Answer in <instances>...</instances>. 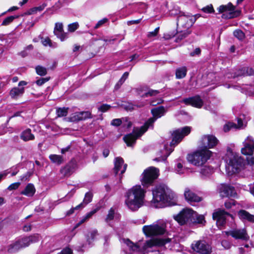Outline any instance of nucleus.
<instances>
[{
  "instance_id": "f257e3e1",
  "label": "nucleus",
  "mask_w": 254,
  "mask_h": 254,
  "mask_svg": "<svg viewBox=\"0 0 254 254\" xmlns=\"http://www.w3.org/2000/svg\"><path fill=\"white\" fill-rule=\"evenodd\" d=\"M169 107L170 106L165 107L161 106L152 109L151 113L153 116V118H150L140 128L134 129L133 133L127 134L124 137V140L127 145L131 146L134 144L137 138L141 136L149 127H152L156 119L163 116Z\"/></svg>"
},
{
  "instance_id": "f03ea898",
  "label": "nucleus",
  "mask_w": 254,
  "mask_h": 254,
  "mask_svg": "<svg viewBox=\"0 0 254 254\" xmlns=\"http://www.w3.org/2000/svg\"><path fill=\"white\" fill-rule=\"evenodd\" d=\"M152 191L153 198L150 201L151 206L157 208H163L175 204L176 194L167 186H157Z\"/></svg>"
},
{
  "instance_id": "7ed1b4c3",
  "label": "nucleus",
  "mask_w": 254,
  "mask_h": 254,
  "mask_svg": "<svg viewBox=\"0 0 254 254\" xmlns=\"http://www.w3.org/2000/svg\"><path fill=\"white\" fill-rule=\"evenodd\" d=\"M146 190L140 185H135L126 192L125 203L129 209L135 211L143 202Z\"/></svg>"
},
{
  "instance_id": "20e7f679",
  "label": "nucleus",
  "mask_w": 254,
  "mask_h": 254,
  "mask_svg": "<svg viewBox=\"0 0 254 254\" xmlns=\"http://www.w3.org/2000/svg\"><path fill=\"white\" fill-rule=\"evenodd\" d=\"M39 241V237L38 235H33L20 238L8 246L7 252L10 254L16 253L20 249L28 247L31 244L35 243Z\"/></svg>"
},
{
  "instance_id": "39448f33",
  "label": "nucleus",
  "mask_w": 254,
  "mask_h": 254,
  "mask_svg": "<svg viewBox=\"0 0 254 254\" xmlns=\"http://www.w3.org/2000/svg\"><path fill=\"white\" fill-rule=\"evenodd\" d=\"M212 154L211 151L208 149H200L193 154L188 156L189 162L196 166H200L204 164L210 158Z\"/></svg>"
},
{
  "instance_id": "423d86ee",
  "label": "nucleus",
  "mask_w": 254,
  "mask_h": 254,
  "mask_svg": "<svg viewBox=\"0 0 254 254\" xmlns=\"http://www.w3.org/2000/svg\"><path fill=\"white\" fill-rule=\"evenodd\" d=\"M159 170L153 167L145 169L140 177V182L144 188L152 185L154 181L158 178Z\"/></svg>"
},
{
  "instance_id": "0eeeda50",
  "label": "nucleus",
  "mask_w": 254,
  "mask_h": 254,
  "mask_svg": "<svg viewBox=\"0 0 254 254\" xmlns=\"http://www.w3.org/2000/svg\"><path fill=\"white\" fill-rule=\"evenodd\" d=\"M166 226L164 224L153 223L150 225H145L142 228L144 235L147 237H151L164 234Z\"/></svg>"
},
{
  "instance_id": "6e6552de",
  "label": "nucleus",
  "mask_w": 254,
  "mask_h": 254,
  "mask_svg": "<svg viewBox=\"0 0 254 254\" xmlns=\"http://www.w3.org/2000/svg\"><path fill=\"white\" fill-rule=\"evenodd\" d=\"M228 168L233 173H238L245 165L244 160L237 154L231 153L229 157Z\"/></svg>"
},
{
  "instance_id": "1a4fd4ad",
  "label": "nucleus",
  "mask_w": 254,
  "mask_h": 254,
  "mask_svg": "<svg viewBox=\"0 0 254 254\" xmlns=\"http://www.w3.org/2000/svg\"><path fill=\"white\" fill-rule=\"evenodd\" d=\"M192 216L193 210L189 208H185L178 214L174 215V218L181 225L185 224L190 225Z\"/></svg>"
},
{
  "instance_id": "9d476101",
  "label": "nucleus",
  "mask_w": 254,
  "mask_h": 254,
  "mask_svg": "<svg viewBox=\"0 0 254 254\" xmlns=\"http://www.w3.org/2000/svg\"><path fill=\"white\" fill-rule=\"evenodd\" d=\"M190 131L191 127H185L174 131L172 134L173 139L170 142V146H175L178 144L185 136L188 135L190 133Z\"/></svg>"
},
{
  "instance_id": "9b49d317",
  "label": "nucleus",
  "mask_w": 254,
  "mask_h": 254,
  "mask_svg": "<svg viewBox=\"0 0 254 254\" xmlns=\"http://www.w3.org/2000/svg\"><path fill=\"white\" fill-rule=\"evenodd\" d=\"M230 216L233 219L232 215L222 209H217L213 213V219L216 221V224L219 228L223 227L226 224L227 217Z\"/></svg>"
},
{
  "instance_id": "f8f14e48",
  "label": "nucleus",
  "mask_w": 254,
  "mask_h": 254,
  "mask_svg": "<svg viewBox=\"0 0 254 254\" xmlns=\"http://www.w3.org/2000/svg\"><path fill=\"white\" fill-rule=\"evenodd\" d=\"M171 239L154 238L146 241L143 247L142 250L144 251H148V249L154 247H162L166 244L169 243Z\"/></svg>"
},
{
  "instance_id": "ddd939ff",
  "label": "nucleus",
  "mask_w": 254,
  "mask_h": 254,
  "mask_svg": "<svg viewBox=\"0 0 254 254\" xmlns=\"http://www.w3.org/2000/svg\"><path fill=\"white\" fill-rule=\"evenodd\" d=\"M218 13L217 14L225 13L230 15L233 14L238 16L241 14V9L233 5L231 2H229L225 5H221L217 8Z\"/></svg>"
},
{
  "instance_id": "4468645a",
  "label": "nucleus",
  "mask_w": 254,
  "mask_h": 254,
  "mask_svg": "<svg viewBox=\"0 0 254 254\" xmlns=\"http://www.w3.org/2000/svg\"><path fill=\"white\" fill-rule=\"evenodd\" d=\"M218 140L213 135H204L202 136L200 141V148L202 149H208L213 148L218 143Z\"/></svg>"
},
{
  "instance_id": "2eb2a0df",
  "label": "nucleus",
  "mask_w": 254,
  "mask_h": 254,
  "mask_svg": "<svg viewBox=\"0 0 254 254\" xmlns=\"http://www.w3.org/2000/svg\"><path fill=\"white\" fill-rule=\"evenodd\" d=\"M225 233L236 240L247 241L249 239V236L245 229H233L229 231H225Z\"/></svg>"
},
{
  "instance_id": "dca6fc26",
  "label": "nucleus",
  "mask_w": 254,
  "mask_h": 254,
  "mask_svg": "<svg viewBox=\"0 0 254 254\" xmlns=\"http://www.w3.org/2000/svg\"><path fill=\"white\" fill-rule=\"evenodd\" d=\"M244 147L242 148V154L252 155L254 151V140L252 136H248L243 142Z\"/></svg>"
},
{
  "instance_id": "f3484780",
  "label": "nucleus",
  "mask_w": 254,
  "mask_h": 254,
  "mask_svg": "<svg viewBox=\"0 0 254 254\" xmlns=\"http://www.w3.org/2000/svg\"><path fill=\"white\" fill-rule=\"evenodd\" d=\"M194 251L202 254H208L211 252L209 245L204 241H198L192 246Z\"/></svg>"
},
{
  "instance_id": "a211bd4d",
  "label": "nucleus",
  "mask_w": 254,
  "mask_h": 254,
  "mask_svg": "<svg viewBox=\"0 0 254 254\" xmlns=\"http://www.w3.org/2000/svg\"><path fill=\"white\" fill-rule=\"evenodd\" d=\"M219 193L221 197L234 196L236 194L235 189L233 187L225 184L221 185L218 189Z\"/></svg>"
},
{
  "instance_id": "6ab92c4d",
  "label": "nucleus",
  "mask_w": 254,
  "mask_h": 254,
  "mask_svg": "<svg viewBox=\"0 0 254 254\" xmlns=\"http://www.w3.org/2000/svg\"><path fill=\"white\" fill-rule=\"evenodd\" d=\"M181 102L187 105H191L198 108H201L203 105V101L199 96L185 98Z\"/></svg>"
},
{
  "instance_id": "aec40b11",
  "label": "nucleus",
  "mask_w": 254,
  "mask_h": 254,
  "mask_svg": "<svg viewBox=\"0 0 254 254\" xmlns=\"http://www.w3.org/2000/svg\"><path fill=\"white\" fill-rule=\"evenodd\" d=\"M196 19V17H178L177 24L189 28L193 25Z\"/></svg>"
},
{
  "instance_id": "412c9836",
  "label": "nucleus",
  "mask_w": 254,
  "mask_h": 254,
  "mask_svg": "<svg viewBox=\"0 0 254 254\" xmlns=\"http://www.w3.org/2000/svg\"><path fill=\"white\" fill-rule=\"evenodd\" d=\"M91 118V114L90 112H81L72 114L69 118V120L70 122H74L84 120Z\"/></svg>"
},
{
  "instance_id": "4be33fe9",
  "label": "nucleus",
  "mask_w": 254,
  "mask_h": 254,
  "mask_svg": "<svg viewBox=\"0 0 254 254\" xmlns=\"http://www.w3.org/2000/svg\"><path fill=\"white\" fill-rule=\"evenodd\" d=\"M114 172L117 174L119 171H121V174H124L127 167V164H124V160L121 157H116L114 161Z\"/></svg>"
},
{
  "instance_id": "5701e85b",
  "label": "nucleus",
  "mask_w": 254,
  "mask_h": 254,
  "mask_svg": "<svg viewBox=\"0 0 254 254\" xmlns=\"http://www.w3.org/2000/svg\"><path fill=\"white\" fill-rule=\"evenodd\" d=\"M184 195L186 199L190 203L195 202H199L201 200L200 197L197 196L192 191H190L188 188L185 190Z\"/></svg>"
},
{
  "instance_id": "b1692460",
  "label": "nucleus",
  "mask_w": 254,
  "mask_h": 254,
  "mask_svg": "<svg viewBox=\"0 0 254 254\" xmlns=\"http://www.w3.org/2000/svg\"><path fill=\"white\" fill-rule=\"evenodd\" d=\"M76 168V163L74 161H71L61 170V173L64 176H70Z\"/></svg>"
},
{
  "instance_id": "393cba45",
  "label": "nucleus",
  "mask_w": 254,
  "mask_h": 254,
  "mask_svg": "<svg viewBox=\"0 0 254 254\" xmlns=\"http://www.w3.org/2000/svg\"><path fill=\"white\" fill-rule=\"evenodd\" d=\"M111 125L115 127H119L123 125L124 127H127V128L130 127L132 125L131 123L128 121L127 118L114 119L112 121Z\"/></svg>"
},
{
  "instance_id": "a878e982",
  "label": "nucleus",
  "mask_w": 254,
  "mask_h": 254,
  "mask_svg": "<svg viewBox=\"0 0 254 254\" xmlns=\"http://www.w3.org/2000/svg\"><path fill=\"white\" fill-rule=\"evenodd\" d=\"M122 242L128 248L130 251L138 252L141 251V249L138 243H133L128 239H123Z\"/></svg>"
},
{
  "instance_id": "bb28decb",
  "label": "nucleus",
  "mask_w": 254,
  "mask_h": 254,
  "mask_svg": "<svg viewBox=\"0 0 254 254\" xmlns=\"http://www.w3.org/2000/svg\"><path fill=\"white\" fill-rule=\"evenodd\" d=\"M24 88L22 87H15L11 89L9 95L12 99H17L21 96L24 92Z\"/></svg>"
},
{
  "instance_id": "cd10ccee",
  "label": "nucleus",
  "mask_w": 254,
  "mask_h": 254,
  "mask_svg": "<svg viewBox=\"0 0 254 254\" xmlns=\"http://www.w3.org/2000/svg\"><path fill=\"white\" fill-rule=\"evenodd\" d=\"M238 216L243 220H247L251 222H254V215L250 214L245 210H241L238 212Z\"/></svg>"
},
{
  "instance_id": "c85d7f7f",
  "label": "nucleus",
  "mask_w": 254,
  "mask_h": 254,
  "mask_svg": "<svg viewBox=\"0 0 254 254\" xmlns=\"http://www.w3.org/2000/svg\"><path fill=\"white\" fill-rule=\"evenodd\" d=\"M205 220L202 215H198L196 212L193 211V216L191 217V224H204Z\"/></svg>"
},
{
  "instance_id": "c756f323",
  "label": "nucleus",
  "mask_w": 254,
  "mask_h": 254,
  "mask_svg": "<svg viewBox=\"0 0 254 254\" xmlns=\"http://www.w3.org/2000/svg\"><path fill=\"white\" fill-rule=\"evenodd\" d=\"M20 138L24 141H28L34 140L35 136L31 133V130L29 128H27L22 132L20 135Z\"/></svg>"
},
{
  "instance_id": "7c9ffc66",
  "label": "nucleus",
  "mask_w": 254,
  "mask_h": 254,
  "mask_svg": "<svg viewBox=\"0 0 254 254\" xmlns=\"http://www.w3.org/2000/svg\"><path fill=\"white\" fill-rule=\"evenodd\" d=\"M241 75H254V70L250 67H245L239 71L238 73H235L231 77L235 78Z\"/></svg>"
},
{
  "instance_id": "2f4dec72",
  "label": "nucleus",
  "mask_w": 254,
  "mask_h": 254,
  "mask_svg": "<svg viewBox=\"0 0 254 254\" xmlns=\"http://www.w3.org/2000/svg\"><path fill=\"white\" fill-rule=\"evenodd\" d=\"M35 191L34 185L32 184H28L24 190L21 192V194L27 196H32L35 193Z\"/></svg>"
},
{
  "instance_id": "473e14b6",
  "label": "nucleus",
  "mask_w": 254,
  "mask_h": 254,
  "mask_svg": "<svg viewBox=\"0 0 254 254\" xmlns=\"http://www.w3.org/2000/svg\"><path fill=\"white\" fill-rule=\"evenodd\" d=\"M46 5L45 4H43L42 5L37 6L33 7L32 8H30L28 10H27L25 13V15H34V14H37L38 12H41L42 11L44 8L46 7Z\"/></svg>"
},
{
  "instance_id": "72a5a7b5",
  "label": "nucleus",
  "mask_w": 254,
  "mask_h": 254,
  "mask_svg": "<svg viewBox=\"0 0 254 254\" xmlns=\"http://www.w3.org/2000/svg\"><path fill=\"white\" fill-rule=\"evenodd\" d=\"M187 69L186 67L183 66L178 68L176 70V76L178 79L185 77L187 74Z\"/></svg>"
},
{
  "instance_id": "f704fd0d",
  "label": "nucleus",
  "mask_w": 254,
  "mask_h": 254,
  "mask_svg": "<svg viewBox=\"0 0 254 254\" xmlns=\"http://www.w3.org/2000/svg\"><path fill=\"white\" fill-rule=\"evenodd\" d=\"M97 235L98 231L97 230H93L89 232L87 235V241L89 245H90L92 243Z\"/></svg>"
},
{
  "instance_id": "c9c22d12",
  "label": "nucleus",
  "mask_w": 254,
  "mask_h": 254,
  "mask_svg": "<svg viewBox=\"0 0 254 254\" xmlns=\"http://www.w3.org/2000/svg\"><path fill=\"white\" fill-rule=\"evenodd\" d=\"M214 169L210 166H205L201 169L200 173L204 176H208L214 172Z\"/></svg>"
},
{
  "instance_id": "e433bc0d",
  "label": "nucleus",
  "mask_w": 254,
  "mask_h": 254,
  "mask_svg": "<svg viewBox=\"0 0 254 254\" xmlns=\"http://www.w3.org/2000/svg\"><path fill=\"white\" fill-rule=\"evenodd\" d=\"M51 160L55 163H56L58 165L62 164L63 162V157L58 155H51L49 157Z\"/></svg>"
},
{
  "instance_id": "4c0bfd02",
  "label": "nucleus",
  "mask_w": 254,
  "mask_h": 254,
  "mask_svg": "<svg viewBox=\"0 0 254 254\" xmlns=\"http://www.w3.org/2000/svg\"><path fill=\"white\" fill-rule=\"evenodd\" d=\"M68 108H60L57 109V114L58 117H65L68 113Z\"/></svg>"
},
{
  "instance_id": "58836bf2",
  "label": "nucleus",
  "mask_w": 254,
  "mask_h": 254,
  "mask_svg": "<svg viewBox=\"0 0 254 254\" xmlns=\"http://www.w3.org/2000/svg\"><path fill=\"white\" fill-rule=\"evenodd\" d=\"M36 73L40 75H45L47 73V68L41 65H38L35 67Z\"/></svg>"
},
{
  "instance_id": "ea45409f",
  "label": "nucleus",
  "mask_w": 254,
  "mask_h": 254,
  "mask_svg": "<svg viewBox=\"0 0 254 254\" xmlns=\"http://www.w3.org/2000/svg\"><path fill=\"white\" fill-rule=\"evenodd\" d=\"M236 127V124L232 122H228L224 126L223 129L225 132H228L231 129L235 128Z\"/></svg>"
},
{
  "instance_id": "a19ab883",
  "label": "nucleus",
  "mask_w": 254,
  "mask_h": 254,
  "mask_svg": "<svg viewBox=\"0 0 254 254\" xmlns=\"http://www.w3.org/2000/svg\"><path fill=\"white\" fill-rule=\"evenodd\" d=\"M233 34L234 36L240 40H243L245 38V34L241 30H236L234 31Z\"/></svg>"
},
{
  "instance_id": "79ce46f5",
  "label": "nucleus",
  "mask_w": 254,
  "mask_h": 254,
  "mask_svg": "<svg viewBox=\"0 0 254 254\" xmlns=\"http://www.w3.org/2000/svg\"><path fill=\"white\" fill-rule=\"evenodd\" d=\"M190 34V32H182L180 33H178L177 36V38L175 40L176 42H179L181 41L182 39L186 38L188 35Z\"/></svg>"
},
{
  "instance_id": "37998d69",
  "label": "nucleus",
  "mask_w": 254,
  "mask_h": 254,
  "mask_svg": "<svg viewBox=\"0 0 254 254\" xmlns=\"http://www.w3.org/2000/svg\"><path fill=\"white\" fill-rule=\"evenodd\" d=\"M92 194L90 192H87L85 195L83 201V204L85 205L90 202L92 199Z\"/></svg>"
},
{
  "instance_id": "c03bdc74",
  "label": "nucleus",
  "mask_w": 254,
  "mask_h": 254,
  "mask_svg": "<svg viewBox=\"0 0 254 254\" xmlns=\"http://www.w3.org/2000/svg\"><path fill=\"white\" fill-rule=\"evenodd\" d=\"M159 92L158 90H149L147 92L145 93L144 94L141 95V97L143 98L147 97L148 96H155L157 95Z\"/></svg>"
},
{
  "instance_id": "a18cd8bd",
  "label": "nucleus",
  "mask_w": 254,
  "mask_h": 254,
  "mask_svg": "<svg viewBox=\"0 0 254 254\" xmlns=\"http://www.w3.org/2000/svg\"><path fill=\"white\" fill-rule=\"evenodd\" d=\"M55 35L58 37L62 41H63L68 38L67 33H63L62 32L56 31Z\"/></svg>"
},
{
  "instance_id": "49530a36",
  "label": "nucleus",
  "mask_w": 254,
  "mask_h": 254,
  "mask_svg": "<svg viewBox=\"0 0 254 254\" xmlns=\"http://www.w3.org/2000/svg\"><path fill=\"white\" fill-rule=\"evenodd\" d=\"M114 214H115L114 210L112 208H111L110 209L109 213L107 216V217L106 218V221L107 222H109L111 220H113L114 218Z\"/></svg>"
},
{
  "instance_id": "de8ad7c7",
  "label": "nucleus",
  "mask_w": 254,
  "mask_h": 254,
  "mask_svg": "<svg viewBox=\"0 0 254 254\" xmlns=\"http://www.w3.org/2000/svg\"><path fill=\"white\" fill-rule=\"evenodd\" d=\"M79 27L78 23L77 22H74L71 24H69L68 25V30L70 32L75 31Z\"/></svg>"
},
{
  "instance_id": "09e8293b",
  "label": "nucleus",
  "mask_w": 254,
  "mask_h": 254,
  "mask_svg": "<svg viewBox=\"0 0 254 254\" xmlns=\"http://www.w3.org/2000/svg\"><path fill=\"white\" fill-rule=\"evenodd\" d=\"M202 10L206 13H212L214 12V10L212 4L207 5L203 7Z\"/></svg>"
},
{
  "instance_id": "8fccbe9b",
  "label": "nucleus",
  "mask_w": 254,
  "mask_h": 254,
  "mask_svg": "<svg viewBox=\"0 0 254 254\" xmlns=\"http://www.w3.org/2000/svg\"><path fill=\"white\" fill-rule=\"evenodd\" d=\"M236 201L233 199H230L226 201L224 203V206L227 209H230L233 205H235Z\"/></svg>"
},
{
  "instance_id": "3c124183",
  "label": "nucleus",
  "mask_w": 254,
  "mask_h": 254,
  "mask_svg": "<svg viewBox=\"0 0 254 254\" xmlns=\"http://www.w3.org/2000/svg\"><path fill=\"white\" fill-rule=\"evenodd\" d=\"M111 108V106L108 104H103L98 108L99 111L101 112H105L109 110Z\"/></svg>"
},
{
  "instance_id": "603ef678",
  "label": "nucleus",
  "mask_w": 254,
  "mask_h": 254,
  "mask_svg": "<svg viewBox=\"0 0 254 254\" xmlns=\"http://www.w3.org/2000/svg\"><path fill=\"white\" fill-rule=\"evenodd\" d=\"M172 151H173V150H171L170 151V152L168 153L167 152H166L163 156L159 157H157V158H155L154 159V160L156 161H165L167 159V157L169 155L170 153L171 152H172ZM165 151L167 152L166 150H165Z\"/></svg>"
},
{
  "instance_id": "864d4df0",
  "label": "nucleus",
  "mask_w": 254,
  "mask_h": 254,
  "mask_svg": "<svg viewBox=\"0 0 254 254\" xmlns=\"http://www.w3.org/2000/svg\"><path fill=\"white\" fill-rule=\"evenodd\" d=\"M20 185V183L19 182L13 183L7 188V189L9 190H16L19 187Z\"/></svg>"
},
{
  "instance_id": "5fc2aeb1",
  "label": "nucleus",
  "mask_w": 254,
  "mask_h": 254,
  "mask_svg": "<svg viewBox=\"0 0 254 254\" xmlns=\"http://www.w3.org/2000/svg\"><path fill=\"white\" fill-rule=\"evenodd\" d=\"M49 77L47 78H41L36 81V84L39 86H41L44 84L45 82H47L49 80Z\"/></svg>"
},
{
  "instance_id": "6e6d98bb",
  "label": "nucleus",
  "mask_w": 254,
  "mask_h": 254,
  "mask_svg": "<svg viewBox=\"0 0 254 254\" xmlns=\"http://www.w3.org/2000/svg\"><path fill=\"white\" fill-rule=\"evenodd\" d=\"M15 17H7L2 22V25H7L11 23Z\"/></svg>"
},
{
  "instance_id": "4d7b16f0",
  "label": "nucleus",
  "mask_w": 254,
  "mask_h": 254,
  "mask_svg": "<svg viewBox=\"0 0 254 254\" xmlns=\"http://www.w3.org/2000/svg\"><path fill=\"white\" fill-rule=\"evenodd\" d=\"M108 21V19L106 18H104L103 19H102V20L99 21L97 24H96V25L95 26V29H97L99 27H101V26H102L103 24H104L105 23H106Z\"/></svg>"
},
{
  "instance_id": "13d9d810",
  "label": "nucleus",
  "mask_w": 254,
  "mask_h": 254,
  "mask_svg": "<svg viewBox=\"0 0 254 254\" xmlns=\"http://www.w3.org/2000/svg\"><path fill=\"white\" fill-rule=\"evenodd\" d=\"M128 76V72H125L124 73V74L123 75V76H122L120 80H119L118 84H120L121 85H122L125 82L126 79L127 78Z\"/></svg>"
},
{
  "instance_id": "bf43d9fd",
  "label": "nucleus",
  "mask_w": 254,
  "mask_h": 254,
  "mask_svg": "<svg viewBox=\"0 0 254 254\" xmlns=\"http://www.w3.org/2000/svg\"><path fill=\"white\" fill-rule=\"evenodd\" d=\"M63 24L62 23H56L54 30V33L56 34V31L62 32L63 31Z\"/></svg>"
},
{
  "instance_id": "052dcab7",
  "label": "nucleus",
  "mask_w": 254,
  "mask_h": 254,
  "mask_svg": "<svg viewBox=\"0 0 254 254\" xmlns=\"http://www.w3.org/2000/svg\"><path fill=\"white\" fill-rule=\"evenodd\" d=\"M222 246L226 249H229L231 248V245L230 242L227 240H223L221 242Z\"/></svg>"
},
{
  "instance_id": "680f3d73",
  "label": "nucleus",
  "mask_w": 254,
  "mask_h": 254,
  "mask_svg": "<svg viewBox=\"0 0 254 254\" xmlns=\"http://www.w3.org/2000/svg\"><path fill=\"white\" fill-rule=\"evenodd\" d=\"M32 173L28 172L26 174L23 175L20 177V180L22 181H25L27 180L31 176Z\"/></svg>"
},
{
  "instance_id": "e2e57ef3",
  "label": "nucleus",
  "mask_w": 254,
  "mask_h": 254,
  "mask_svg": "<svg viewBox=\"0 0 254 254\" xmlns=\"http://www.w3.org/2000/svg\"><path fill=\"white\" fill-rule=\"evenodd\" d=\"M183 165L181 163H178L177 166V172L179 174H181L183 173Z\"/></svg>"
},
{
  "instance_id": "0e129e2a",
  "label": "nucleus",
  "mask_w": 254,
  "mask_h": 254,
  "mask_svg": "<svg viewBox=\"0 0 254 254\" xmlns=\"http://www.w3.org/2000/svg\"><path fill=\"white\" fill-rule=\"evenodd\" d=\"M164 100L162 98L158 99L156 101L152 100L151 102V105L152 106H156L157 105L161 104L163 102Z\"/></svg>"
},
{
  "instance_id": "69168bd1",
  "label": "nucleus",
  "mask_w": 254,
  "mask_h": 254,
  "mask_svg": "<svg viewBox=\"0 0 254 254\" xmlns=\"http://www.w3.org/2000/svg\"><path fill=\"white\" fill-rule=\"evenodd\" d=\"M244 127V125L241 119H238L237 121V124H236V129L243 128Z\"/></svg>"
},
{
  "instance_id": "338daca9",
  "label": "nucleus",
  "mask_w": 254,
  "mask_h": 254,
  "mask_svg": "<svg viewBox=\"0 0 254 254\" xmlns=\"http://www.w3.org/2000/svg\"><path fill=\"white\" fill-rule=\"evenodd\" d=\"M60 254H72V252L70 248H66L64 249Z\"/></svg>"
},
{
  "instance_id": "774afa93",
  "label": "nucleus",
  "mask_w": 254,
  "mask_h": 254,
  "mask_svg": "<svg viewBox=\"0 0 254 254\" xmlns=\"http://www.w3.org/2000/svg\"><path fill=\"white\" fill-rule=\"evenodd\" d=\"M249 157L247 158L248 163L250 165H254V157L251 156V155H248Z\"/></svg>"
}]
</instances>
